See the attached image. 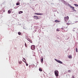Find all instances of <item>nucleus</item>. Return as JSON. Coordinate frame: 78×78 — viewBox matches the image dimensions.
Here are the masks:
<instances>
[{"instance_id":"c85d7f7f","label":"nucleus","mask_w":78,"mask_h":78,"mask_svg":"<svg viewBox=\"0 0 78 78\" xmlns=\"http://www.w3.org/2000/svg\"><path fill=\"white\" fill-rule=\"evenodd\" d=\"M11 9H12H12H10V10H11Z\"/></svg>"},{"instance_id":"f03ea898","label":"nucleus","mask_w":78,"mask_h":78,"mask_svg":"<svg viewBox=\"0 0 78 78\" xmlns=\"http://www.w3.org/2000/svg\"><path fill=\"white\" fill-rule=\"evenodd\" d=\"M69 16H68L64 17V19L65 20V22H67V21H68V20H69Z\"/></svg>"},{"instance_id":"0eeeda50","label":"nucleus","mask_w":78,"mask_h":78,"mask_svg":"<svg viewBox=\"0 0 78 78\" xmlns=\"http://www.w3.org/2000/svg\"><path fill=\"white\" fill-rule=\"evenodd\" d=\"M34 17L35 18V19H36L37 20V19H39V17L37 16H34Z\"/></svg>"},{"instance_id":"bb28decb","label":"nucleus","mask_w":78,"mask_h":78,"mask_svg":"<svg viewBox=\"0 0 78 78\" xmlns=\"http://www.w3.org/2000/svg\"><path fill=\"white\" fill-rule=\"evenodd\" d=\"M68 72H69V73H70V72H71V71H70V70H68Z\"/></svg>"},{"instance_id":"4468645a","label":"nucleus","mask_w":78,"mask_h":78,"mask_svg":"<svg viewBox=\"0 0 78 78\" xmlns=\"http://www.w3.org/2000/svg\"><path fill=\"white\" fill-rule=\"evenodd\" d=\"M16 5H20V3L18 2L16 3Z\"/></svg>"},{"instance_id":"a878e982","label":"nucleus","mask_w":78,"mask_h":78,"mask_svg":"<svg viewBox=\"0 0 78 78\" xmlns=\"http://www.w3.org/2000/svg\"><path fill=\"white\" fill-rule=\"evenodd\" d=\"M62 30H64V28L62 27L61 28Z\"/></svg>"},{"instance_id":"1a4fd4ad","label":"nucleus","mask_w":78,"mask_h":78,"mask_svg":"<svg viewBox=\"0 0 78 78\" xmlns=\"http://www.w3.org/2000/svg\"><path fill=\"white\" fill-rule=\"evenodd\" d=\"M23 59H23V62H25V63H27V62L26 61V59L24 58H23Z\"/></svg>"},{"instance_id":"412c9836","label":"nucleus","mask_w":78,"mask_h":78,"mask_svg":"<svg viewBox=\"0 0 78 78\" xmlns=\"http://www.w3.org/2000/svg\"><path fill=\"white\" fill-rule=\"evenodd\" d=\"M74 5H75L76 6H78V5L75 4H74Z\"/></svg>"},{"instance_id":"2eb2a0df","label":"nucleus","mask_w":78,"mask_h":78,"mask_svg":"<svg viewBox=\"0 0 78 78\" xmlns=\"http://www.w3.org/2000/svg\"><path fill=\"white\" fill-rule=\"evenodd\" d=\"M39 70L40 72H42V69H41V68H40V69H39Z\"/></svg>"},{"instance_id":"f257e3e1","label":"nucleus","mask_w":78,"mask_h":78,"mask_svg":"<svg viewBox=\"0 0 78 78\" xmlns=\"http://www.w3.org/2000/svg\"><path fill=\"white\" fill-rule=\"evenodd\" d=\"M56 76H59V72L57 70H55L54 72Z\"/></svg>"},{"instance_id":"20e7f679","label":"nucleus","mask_w":78,"mask_h":78,"mask_svg":"<svg viewBox=\"0 0 78 78\" xmlns=\"http://www.w3.org/2000/svg\"><path fill=\"white\" fill-rule=\"evenodd\" d=\"M55 60L56 61H57V62L60 63V64H62V62L60 60H58L56 59H55Z\"/></svg>"},{"instance_id":"aec40b11","label":"nucleus","mask_w":78,"mask_h":78,"mask_svg":"<svg viewBox=\"0 0 78 78\" xmlns=\"http://www.w3.org/2000/svg\"><path fill=\"white\" fill-rule=\"evenodd\" d=\"M76 52H78V49L76 48Z\"/></svg>"},{"instance_id":"39448f33","label":"nucleus","mask_w":78,"mask_h":78,"mask_svg":"<svg viewBox=\"0 0 78 78\" xmlns=\"http://www.w3.org/2000/svg\"><path fill=\"white\" fill-rule=\"evenodd\" d=\"M34 14H36V15H40V16H42L43 15V13H35Z\"/></svg>"},{"instance_id":"9b49d317","label":"nucleus","mask_w":78,"mask_h":78,"mask_svg":"<svg viewBox=\"0 0 78 78\" xmlns=\"http://www.w3.org/2000/svg\"><path fill=\"white\" fill-rule=\"evenodd\" d=\"M67 27H66V28H65V31H68V29H67Z\"/></svg>"},{"instance_id":"ddd939ff","label":"nucleus","mask_w":78,"mask_h":78,"mask_svg":"<svg viewBox=\"0 0 78 78\" xmlns=\"http://www.w3.org/2000/svg\"><path fill=\"white\" fill-rule=\"evenodd\" d=\"M19 63L20 64H21L22 63V62L20 61V62H19Z\"/></svg>"},{"instance_id":"423d86ee","label":"nucleus","mask_w":78,"mask_h":78,"mask_svg":"<svg viewBox=\"0 0 78 78\" xmlns=\"http://www.w3.org/2000/svg\"><path fill=\"white\" fill-rule=\"evenodd\" d=\"M70 7L72 8L73 10V11H75V8L74 7H72L71 5H70L69 6Z\"/></svg>"},{"instance_id":"6e6552de","label":"nucleus","mask_w":78,"mask_h":78,"mask_svg":"<svg viewBox=\"0 0 78 78\" xmlns=\"http://www.w3.org/2000/svg\"><path fill=\"white\" fill-rule=\"evenodd\" d=\"M55 22H56V23H59L60 22V21L58 20H56L55 21Z\"/></svg>"},{"instance_id":"cd10ccee","label":"nucleus","mask_w":78,"mask_h":78,"mask_svg":"<svg viewBox=\"0 0 78 78\" xmlns=\"http://www.w3.org/2000/svg\"><path fill=\"white\" fill-rule=\"evenodd\" d=\"M73 78H75V76H73Z\"/></svg>"},{"instance_id":"6ab92c4d","label":"nucleus","mask_w":78,"mask_h":78,"mask_svg":"<svg viewBox=\"0 0 78 78\" xmlns=\"http://www.w3.org/2000/svg\"><path fill=\"white\" fill-rule=\"evenodd\" d=\"M69 58H72V56L71 55H69Z\"/></svg>"},{"instance_id":"b1692460","label":"nucleus","mask_w":78,"mask_h":78,"mask_svg":"<svg viewBox=\"0 0 78 78\" xmlns=\"http://www.w3.org/2000/svg\"><path fill=\"white\" fill-rule=\"evenodd\" d=\"M27 41H30V38H28L27 39Z\"/></svg>"},{"instance_id":"a211bd4d","label":"nucleus","mask_w":78,"mask_h":78,"mask_svg":"<svg viewBox=\"0 0 78 78\" xmlns=\"http://www.w3.org/2000/svg\"><path fill=\"white\" fill-rule=\"evenodd\" d=\"M43 58H42L41 59V62H43Z\"/></svg>"},{"instance_id":"5701e85b","label":"nucleus","mask_w":78,"mask_h":78,"mask_svg":"<svg viewBox=\"0 0 78 78\" xmlns=\"http://www.w3.org/2000/svg\"><path fill=\"white\" fill-rule=\"evenodd\" d=\"M25 47H27V44H26V43L25 44Z\"/></svg>"},{"instance_id":"f3484780","label":"nucleus","mask_w":78,"mask_h":78,"mask_svg":"<svg viewBox=\"0 0 78 78\" xmlns=\"http://www.w3.org/2000/svg\"><path fill=\"white\" fill-rule=\"evenodd\" d=\"M18 34H19V35H20V34H21V33H20V32H18Z\"/></svg>"},{"instance_id":"4be33fe9","label":"nucleus","mask_w":78,"mask_h":78,"mask_svg":"<svg viewBox=\"0 0 78 78\" xmlns=\"http://www.w3.org/2000/svg\"><path fill=\"white\" fill-rule=\"evenodd\" d=\"M29 42H30V43H32L33 42V41H32L31 40H30Z\"/></svg>"},{"instance_id":"f8f14e48","label":"nucleus","mask_w":78,"mask_h":78,"mask_svg":"<svg viewBox=\"0 0 78 78\" xmlns=\"http://www.w3.org/2000/svg\"><path fill=\"white\" fill-rule=\"evenodd\" d=\"M19 14H22V13H23V11H20L19 12Z\"/></svg>"},{"instance_id":"9d476101","label":"nucleus","mask_w":78,"mask_h":78,"mask_svg":"<svg viewBox=\"0 0 78 78\" xmlns=\"http://www.w3.org/2000/svg\"><path fill=\"white\" fill-rule=\"evenodd\" d=\"M8 14H11V11L10 10H8Z\"/></svg>"},{"instance_id":"393cba45","label":"nucleus","mask_w":78,"mask_h":78,"mask_svg":"<svg viewBox=\"0 0 78 78\" xmlns=\"http://www.w3.org/2000/svg\"><path fill=\"white\" fill-rule=\"evenodd\" d=\"M26 64L27 66H28V64L27 63H26Z\"/></svg>"},{"instance_id":"7ed1b4c3","label":"nucleus","mask_w":78,"mask_h":78,"mask_svg":"<svg viewBox=\"0 0 78 78\" xmlns=\"http://www.w3.org/2000/svg\"><path fill=\"white\" fill-rule=\"evenodd\" d=\"M31 50H34L35 49V46L34 45H32L31 47Z\"/></svg>"},{"instance_id":"dca6fc26","label":"nucleus","mask_w":78,"mask_h":78,"mask_svg":"<svg viewBox=\"0 0 78 78\" xmlns=\"http://www.w3.org/2000/svg\"><path fill=\"white\" fill-rule=\"evenodd\" d=\"M56 31H60V30L58 28H57L56 30Z\"/></svg>"}]
</instances>
